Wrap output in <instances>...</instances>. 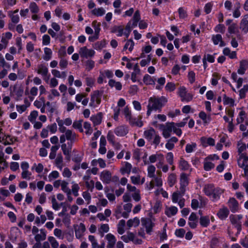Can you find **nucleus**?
Instances as JSON below:
<instances>
[{
    "mask_svg": "<svg viewBox=\"0 0 248 248\" xmlns=\"http://www.w3.org/2000/svg\"><path fill=\"white\" fill-rule=\"evenodd\" d=\"M188 225L192 229L196 228L198 224V217L195 213H192L188 218Z\"/></svg>",
    "mask_w": 248,
    "mask_h": 248,
    "instance_id": "nucleus-16",
    "label": "nucleus"
},
{
    "mask_svg": "<svg viewBox=\"0 0 248 248\" xmlns=\"http://www.w3.org/2000/svg\"><path fill=\"white\" fill-rule=\"evenodd\" d=\"M46 232L44 229L40 230V233L36 234L34 236V239L36 242L44 241L46 239Z\"/></svg>",
    "mask_w": 248,
    "mask_h": 248,
    "instance_id": "nucleus-25",
    "label": "nucleus"
},
{
    "mask_svg": "<svg viewBox=\"0 0 248 248\" xmlns=\"http://www.w3.org/2000/svg\"><path fill=\"white\" fill-rule=\"evenodd\" d=\"M248 161V156L247 154H240L239 155V157L237 159V163L238 166L240 168H244L247 165V163Z\"/></svg>",
    "mask_w": 248,
    "mask_h": 248,
    "instance_id": "nucleus-17",
    "label": "nucleus"
},
{
    "mask_svg": "<svg viewBox=\"0 0 248 248\" xmlns=\"http://www.w3.org/2000/svg\"><path fill=\"white\" fill-rule=\"evenodd\" d=\"M62 162L63 158L62 155H58L55 159V165L60 170H62L63 167Z\"/></svg>",
    "mask_w": 248,
    "mask_h": 248,
    "instance_id": "nucleus-46",
    "label": "nucleus"
},
{
    "mask_svg": "<svg viewBox=\"0 0 248 248\" xmlns=\"http://www.w3.org/2000/svg\"><path fill=\"white\" fill-rule=\"evenodd\" d=\"M91 119L95 125H98L102 121V114L99 113L96 115L93 116L91 117Z\"/></svg>",
    "mask_w": 248,
    "mask_h": 248,
    "instance_id": "nucleus-41",
    "label": "nucleus"
},
{
    "mask_svg": "<svg viewBox=\"0 0 248 248\" xmlns=\"http://www.w3.org/2000/svg\"><path fill=\"white\" fill-rule=\"evenodd\" d=\"M75 236L77 238L80 239L84 234L86 231L85 226L84 224L80 223L75 228Z\"/></svg>",
    "mask_w": 248,
    "mask_h": 248,
    "instance_id": "nucleus-12",
    "label": "nucleus"
},
{
    "mask_svg": "<svg viewBox=\"0 0 248 248\" xmlns=\"http://www.w3.org/2000/svg\"><path fill=\"white\" fill-rule=\"evenodd\" d=\"M212 40L214 44L215 45L219 44L220 46H225V43L223 41L222 36L220 34H217L213 35L212 37Z\"/></svg>",
    "mask_w": 248,
    "mask_h": 248,
    "instance_id": "nucleus-20",
    "label": "nucleus"
},
{
    "mask_svg": "<svg viewBox=\"0 0 248 248\" xmlns=\"http://www.w3.org/2000/svg\"><path fill=\"white\" fill-rule=\"evenodd\" d=\"M200 224L203 227H207L210 224L209 217L201 216L200 218Z\"/></svg>",
    "mask_w": 248,
    "mask_h": 248,
    "instance_id": "nucleus-39",
    "label": "nucleus"
},
{
    "mask_svg": "<svg viewBox=\"0 0 248 248\" xmlns=\"http://www.w3.org/2000/svg\"><path fill=\"white\" fill-rule=\"evenodd\" d=\"M100 179L104 183L109 184L111 180V173L108 170H104L100 173Z\"/></svg>",
    "mask_w": 248,
    "mask_h": 248,
    "instance_id": "nucleus-13",
    "label": "nucleus"
},
{
    "mask_svg": "<svg viewBox=\"0 0 248 248\" xmlns=\"http://www.w3.org/2000/svg\"><path fill=\"white\" fill-rule=\"evenodd\" d=\"M228 205L232 212H235L238 207V202L234 198H231L229 200Z\"/></svg>",
    "mask_w": 248,
    "mask_h": 248,
    "instance_id": "nucleus-28",
    "label": "nucleus"
},
{
    "mask_svg": "<svg viewBox=\"0 0 248 248\" xmlns=\"http://www.w3.org/2000/svg\"><path fill=\"white\" fill-rule=\"evenodd\" d=\"M109 230V227L108 224H102L98 229V232L101 237L104 236L105 233L108 232Z\"/></svg>",
    "mask_w": 248,
    "mask_h": 248,
    "instance_id": "nucleus-34",
    "label": "nucleus"
},
{
    "mask_svg": "<svg viewBox=\"0 0 248 248\" xmlns=\"http://www.w3.org/2000/svg\"><path fill=\"white\" fill-rule=\"evenodd\" d=\"M177 182V176L174 173L169 174L168 177V183L170 187L173 186Z\"/></svg>",
    "mask_w": 248,
    "mask_h": 248,
    "instance_id": "nucleus-33",
    "label": "nucleus"
},
{
    "mask_svg": "<svg viewBox=\"0 0 248 248\" xmlns=\"http://www.w3.org/2000/svg\"><path fill=\"white\" fill-rule=\"evenodd\" d=\"M178 141V140L177 138L175 137H171L167 141L165 145L166 148L169 150H171L174 147V143H176Z\"/></svg>",
    "mask_w": 248,
    "mask_h": 248,
    "instance_id": "nucleus-27",
    "label": "nucleus"
},
{
    "mask_svg": "<svg viewBox=\"0 0 248 248\" xmlns=\"http://www.w3.org/2000/svg\"><path fill=\"white\" fill-rule=\"evenodd\" d=\"M162 154H156V155H150L149 157V160L150 161V163H155L157 160L158 161V159L160 158V157H161Z\"/></svg>",
    "mask_w": 248,
    "mask_h": 248,
    "instance_id": "nucleus-62",
    "label": "nucleus"
},
{
    "mask_svg": "<svg viewBox=\"0 0 248 248\" xmlns=\"http://www.w3.org/2000/svg\"><path fill=\"white\" fill-rule=\"evenodd\" d=\"M77 135L72 130L67 129L66 132L61 135L60 141L61 143H64L66 140L69 141V143H73L76 140Z\"/></svg>",
    "mask_w": 248,
    "mask_h": 248,
    "instance_id": "nucleus-4",
    "label": "nucleus"
},
{
    "mask_svg": "<svg viewBox=\"0 0 248 248\" xmlns=\"http://www.w3.org/2000/svg\"><path fill=\"white\" fill-rule=\"evenodd\" d=\"M37 72L42 77H46L48 74V70L46 66L43 64L38 65Z\"/></svg>",
    "mask_w": 248,
    "mask_h": 248,
    "instance_id": "nucleus-19",
    "label": "nucleus"
},
{
    "mask_svg": "<svg viewBox=\"0 0 248 248\" xmlns=\"http://www.w3.org/2000/svg\"><path fill=\"white\" fill-rule=\"evenodd\" d=\"M232 224L234 226L237 230V233H239L242 230L241 222L235 219L232 217H230Z\"/></svg>",
    "mask_w": 248,
    "mask_h": 248,
    "instance_id": "nucleus-40",
    "label": "nucleus"
},
{
    "mask_svg": "<svg viewBox=\"0 0 248 248\" xmlns=\"http://www.w3.org/2000/svg\"><path fill=\"white\" fill-rule=\"evenodd\" d=\"M173 123H167L165 125L161 124L160 128L162 131V135L167 139L170 136L171 132L172 131Z\"/></svg>",
    "mask_w": 248,
    "mask_h": 248,
    "instance_id": "nucleus-7",
    "label": "nucleus"
},
{
    "mask_svg": "<svg viewBox=\"0 0 248 248\" xmlns=\"http://www.w3.org/2000/svg\"><path fill=\"white\" fill-rule=\"evenodd\" d=\"M125 225V221L124 219H122L119 221L118 224H117V232L120 234H123L125 231H124V226Z\"/></svg>",
    "mask_w": 248,
    "mask_h": 248,
    "instance_id": "nucleus-35",
    "label": "nucleus"
},
{
    "mask_svg": "<svg viewBox=\"0 0 248 248\" xmlns=\"http://www.w3.org/2000/svg\"><path fill=\"white\" fill-rule=\"evenodd\" d=\"M60 176L59 173L57 170L52 171L48 175V179L49 181H51L54 179L58 178Z\"/></svg>",
    "mask_w": 248,
    "mask_h": 248,
    "instance_id": "nucleus-59",
    "label": "nucleus"
},
{
    "mask_svg": "<svg viewBox=\"0 0 248 248\" xmlns=\"http://www.w3.org/2000/svg\"><path fill=\"white\" fill-rule=\"evenodd\" d=\"M91 14L96 16H101L104 15L106 13V10L103 7L95 8L93 9Z\"/></svg>",
    "mask_w": 248,
    "mask_h": 248,
    "instance_id": "nucleus-31",
    "label": "nucleus"
},
{
    "mask_svg": "<svg viewBox=\"0 0 248 248\" xmlns=\"http://www.w3.org/2000/svg\"><path fill=\"white\" fill-rule=\"evenodd\" d=\"M177 94L181 98L182 102H189L193 99V95L187 92L186 88L184 86L180 87L178 89Z\"/></svg>",
    "mask_w": 248,
    "mask_h": 248,
    "instance_id": "nucleus-5",
    "label": "nucleus"
},
{
    "mask_svg": "<svg viewBox=\"0 0 248 248\" xmlns=\"http://www.w3.org/2000/svg\"><path fill=\"white\" fill-rule=\"evenodd\" d=\"M108 85L111 88L114 87L117 90H121L122 88V85L120 82L116 81L113 79H110L109 80Z\"/></svg>",
    "mask_w": 248,
    "mask_h": 248,
    "instance_id": "nucleus-38",
    "label": "nucleus"
},
{
    "mask_svg": "<svg viewBox=\"0 0 248 248\" xmlns=\"http://www.w3.org/2000/svg\"><path fill=\"white\" fill-rule=\"evenodd\" d=\"M178 212V209L176 207L171 206L170 207H166L165 213L168 217H171L174 216Z\"/></svg>",
    "mask_w": 248,
    "mask_h": 248,
    "instance_id": "nucleus-22",
    "label": "nucleus"
},
{
    "mask_svg": "<svg viewBox=\"0 0 248 248\" xmlns=\"http://www.w3.org/2000/svg\"><path fill=\"white\" fill-rule=\"evenodd\" d=\"M111 32L113 33H117V35L120 37L123 35L124 29L121 26H115L113 27Z\"/></svg>",
    "mask_w": 248,
    "mask_h": 248,
    "instance_id": "nucleus-43",
    "label": "nucleus"
},
{
    "mask_svg": "<svg viewBox=\"0 0 248 248\" xmlns=\"http://www.w3.org/2000/svg\"><path fill=\"white\" fill-rule=\"evenodd\" d=\"M229 214V210L225 206L220 208L217 213V216L221 220L226 219Z\"/></svg>",
    "mask_w": 248,
    "mask_h": 248,
    "instance_id": "nucleus-18",
    "label": "nucleus"
},
{
    "mask_svg": "<svg viewBox=\"0 0 248 248\" xmlns=\"http://www.w3.org/2000/svg\"><path fill=\"white\" fill-rule=\"evenodd\" d=\"M61 189L62 191L66 194L71 191V189L68 187V183L65 180H62Z\"/></svg>",
    "mask_w": 248,
    "mask_h": 248,
    "instance_id": "nucleus-53",
    "label": "nucleus"
},
{
    "mask_svg": "<svg viewBox=\"0 0 248 248\" xmlns=\"http://www.w3.org/2000/svg\"><path fill=\"white\" fill-rule=\"evenodd\" d=\"M190 165L187 161L185 160L184 158H181L179 162V168L180 169L183 171H186L189 170Z\"/></svg>",
    "mask_w": 248,
    "mask_h": 248,
    "instance_id": "nucleus-29",
    "label": "nucleus"
},
{
    "mask_svg": "<svg viewBox=\"0 0 248 248\" xmlns=\"http://www.w3.org/2000/svg\"><path fill=\"white\" fill-rule=\"evenodd\" d=\"M201 144L203 147H206L207 146H214L215 145V141L214 139L211 137L207 138L202 137L200 139Z\"/></svg>",
    "mask_w": 248,
    "mask_h": 248,
    "instance_id": "nucleus-14",
    "label": "nucleus"
},
{
    "mask_svg": "<svg viewBox=\"0 0 248 248\" xmlns=\"http://www.w3.org/2000/svg\"><path fill=\"white\" fill-rule=\"evenodd\" d=\"M215 167V165L211 162L205 160L204 162V169L206 171H209Z\"/></svg>",
    "mask_w": 248,
    "mask_h": 248,
    "instance_id": "nucleus-61",
    "label": "nucleus"
},
{
    "mask_svg": "<svg viewBox=\"0 0 248 248\" xmlns=\"http://www.w3.org/2000/svg\"><path fill=\"white\" fill-rule=\"evenodd\" d=\"M223 101L224 105H230L231 106H233L234 100L229 97H227L226 95H224L223 98Z\"/></svg>",
    "mask_w": 248,
    "mask_h": 248,
    "instance_id": "nucleus-57",
    "label": "nucleus"
},
{
    "mask_svg": "<svg viewBox=\"0 0 248 248\" xmlns=\"http://www.w3.org/2000/svg\"><path fill=\"white\" fill-rule=\"evenodd\" d=\"M155 167L153 165H150L147 168V176L150 178L155 177Z\"/></svg>",
    "mask_w": 248,
    "mask_h": 248,
    "instance_id": "nucleus-44",
    "label": "nucleus"
},
{
    "mask_svg": "<svg viewBox=\"0 0 248 248\" xmlns=\"http://www.w3.org/2000/svg\"><path fill=\"white\" fill-rule=\"evenodd\" d=\"M52 50L48 47H45L44 48V55H43V58L44 60L48 61L50 60L52 58Z\"/></svg>",
    "mask_w": 248,
    "mask_h": 248,
    "instance_id": "nucleus-36",
    "label": "nucleus"
},
{
    "mask_svg": "<svg viewBox=\"0 0 248 248\" xmlns=\"http://www.w3.org/2000/svg\"><path fill=\"white\" fill-rule=\"evenodd\" d=\"M178 13L180 18L184 19L187 16L186 11L183 7L178 9Z\"/></svg>",
    "mask_w": 248,
    "mask_h": 248,
    "instance_id": "nucleus-63",
    "label": "nucleus"
},
{
    "mask_svg": "<svg viewBox=\"0 0 248 248\" xmlns=\"http://www.w3.org/2000/svg\"><path fill=\"white\" fill-rule=\"evenodd\" d=\"M83 127L86 130L85 133L87 135H91L92 133L93 130L91 128V124L89 122H85Z\"/></svg>",
    "mask_w": 248,
    "mask_h": 248,
    "instance_id": "nucleus-60",
    "label": "nucleus"
},
{
    "mask_svg": "<svg viewBox=\"0 0 248 248\" xmlns=\"http://www.w3.org/2000/svg\"><path fill=\"white\" fill-rule=\"evenodd\" d=\"M248 66V62L246 60H242L240 62V67L237 70V73L240 75L245 74Z\"/></svg>",
    "mask_w": 248,
    "mask_h": 248,
    "instance_id": "nucleus-26",
    "label": "nucleus"
},
{
    "mask_svg": "<svg viewBox=\"0 0 248 248\" xmlns=\"http://www.w3.org/2000/svg\"><path fill=\"white\" fill-rule=\"evenodd\" d=\"M72 184L73 185L72 186V189H71V193H72L75 197H77L78 195L79 186L78 184L75 183L74 182H72Z\"/></svg>",
    "mask_w": 248,
    "mask_h": 248,
    "instance_id": "nucleus-49",
    "label": "nucleus"
},
{
    "mask_svg": "<svg viewBox=\"0 0 248 248\" xmlns=\"http://www.w3.org/2000/svg\"><path fill=\"white\" fill-rule=\"evenodd\" d=\"M197 147V144L195 142L191 144H187L186 146V151L187 153H191L194 151Z\"/></svg>",
    "mask_w": 248,
    "mask_h": 248,
    "instance_id": "nucleus-51",
    "label": "nucleus"
},
{
    "mask_svg": "<svg viewBox=\"0 0 248 248\" xmlns=\"http://www.w3.org/2000/svg\"><path fill=\"white\" fill-rule=\"evenodd\" d=\"M115 134L120 137L124 136L128 133L127 128L123 125L116 127L114 130Z\"/></svg>",
    "mask_w": 248,
    "mask_h": 248,
    "instance_id": "nucleus-21",
    "label": "nucleus"
},
{
    "mask_svg": "<svg viewBox=\"0 0 248 248\" xmlns=\"http://www.w3.org/2000/svg\"><path fill=\"white\" fill-rule=\"evenodd\" d=\"M140 221L139 218L137 217H135L133 219H129L127 221L126 224L127 227H128V229H130L132 227H136L138 226L140 224Z\"/></svg>",
    "mask_w": 248,
    "mask_h": 248,
    "instance_id": "nucleus-30",
    "label": "nucleus"
},
{
    "mask_svg": "<svg viewBox=\"0 0 248 248\" xmlns=\"http://www.w3.org/2000/svg\"><path fill=\"white\" fill-rule=\"evenodd\" d=\"M78 52L81 57L85 58L92 57L95 54L93 49H88L86 46L80 47Z\"/></svg>",
    "mask_w": 248,
    "mask_h": 248,
    "instance_id": "nucleus-9",
    "label": "nucleus"
},
{
    "mask_svg": "<svg viewBox=\"0 0 248 248\" xmlns=\"http://www.w3.org/2000/svg\"><path fill=\"white\" fill-rule=\"evenodd\" d=\"M199 116L204 123H208L211 121L210 116H207V114L203 111L200 112L199 114Z\"/></svg>",
    "mask_w": 248,
    "mask_h": 248,
    "instance_id": "nucleus-47",
    "label": "nucleus"
},
{
    "mask_svg": "<svg viewBox=\"0 0 248 248\" xmlns=\"http://www.w3.org/2000/svg\"><path fill=\"white\" fill-rule=\"evenodd\" d=\"M102 93L98 90L95 91L91 94L90 107H95L96 105L100 104Z\"/></svg>",
    "mask_w": 248,
    "mask_h": 248,
    "instance_id": "nucleus-6",
    "label": "nucleus"
},
{
    "mask_svg": "<svg viewBox=\"0 0 248 248\" xmlns=\"http://www.w3.org/2000/svg\"><path fill=\"white\" fill-rule=\"evenodd\" d=\"M29 8L31 12L34 14L38 13L39 11L38 6L34 2H32L30 3Z\"/></svg>",
    "mask_w": 248,
    "mask_h": 248,
    "instance_id": "nucleus-56",
    "label": "nucleus"
},
{
    "mask_svg": "<svg viewBox=\"0 0 248 248\" xmlns=\"http://www.w3.org/2000/svg\"><path fill=\"white\" fill-rule=\"evenodd\" d=\"M143 82L146 85H152L155 84V80L149 75H145L143 79Z\"/></svg>",
    "mask_w": 248,
    "mask_h": 248,
    "instance_id": "nucleus-48",
    "label": "nucleus"
},
{
    "mask_svg": "<svg viewBox=\"0 0 248 248\" xmlns=\"http://www.w3.org/2000/svg\"><path fill=\"white\" fill-rule=\"evenodd\" d=\"M48 240L51 244L52 248H58L59 243L56 239L53 236H49L48 237Z\"/></svg>",
    "mask_w": 248,
    "mask_h": 248,
    "instance_id": "nucleus-54",
    "label": "nucleus"
},
{
    "mask_svg": "<svg viewBox=\"0 0 248 248\" xmlns=\"http://www.w3.org/2000/svg\"><path fill=\"white\" fill-rule=\"evenodd\" d=\"M123 113L127 121L132 117L131 111L127 106L124 108Z\"/></svg>",
    "mask_w": 248,
    "mask_h": 248,
    "instance_id": "nucleus-58",
    "label": "nucleus"
},
{
    "mask_svg": "<svg viewBox=\"0 0 248 248\" xmlns=\"http://www.w3.org/2000/svg\"><path fill=\"white\" fill-rule=\"evenodd\" d=\"M82 120H78L77 121H75L73 124V127L75 128L78 129L80 132H83V129L82 127Z\"/></svg>",
    "mask_w": 248,
    "mask_h": 248,
    "instance_id": "nucleus-55",
    "label": "nucleus"
},
{
    "mask_svg": "<svg viewBox=\"0 0 248 248\" xmlns=\"http://www.w3.org/2000/svg\"><path fill=\"white\" fill-rule=\"evenodd\" d=\"M214 186L211 184L205 185L204 188V191L207 196H211L214 191Z\"/></svg>",
    "mask_w": 248,
    "mask_h": 248,
    "instance_id": "nucleus-45",
    "label": "nucleus"
},
{
    "mask_svg": "<svg viewBox=\"0 0 248 248\" xmlns=\"http://www.w3.org/2000/svg\"><path fill=\"white\" fill-rule=\"evenodd\" d=\"M237 149L238 155H240V154H246L243 153L246 149V146L245 143L240 141L238 142L237 143Z\"/></svg>",
    "mask_w": 248,
    "mask_h": 248,
    "instance_id": "nucleus-52",
    "label": "nucleus"
},
{
    "mask_svg": "<svg viewBox=\"0 0 248 248\" xmlns=\"http://www.w3.org/2000/svg\"><path fill=\"white\" fill-rule=\"evenodd\" d=\"M222 193V190L218 188H214V191L213 192L211 196V197L213 199V201H215L217 200L219 198L220 196L221 195Z\"/></svg>",
    "mask_w": 248,
    "mask_h": 248,
    "instance_id": "nucleus-37",
    "label": "nucleus"
},
{
    "mask_svg": "<svg viewBox=\"0 0 248 248\" xmlns=\"http://www.w3.org/2000/svg\"><path fill=\"white\" fill-rule=\"evenodd\" d=\"M144 136L152 145H154L155 147L158 146L160 142L161 137L153 128L145 130L144 132Z\"/></svg>",
    "mask_w": 248,
    "mask_h": 248,
    "instance_id": "nucleus-2",
    "label": "nucleus"
},
{
    "mask_svg": "<svg viewBox=\"0 0 248 248\" xmlns=\"http://www.w3.org/2000/svg\"><path fill=\"white\" fill-rule=\"evenodd\" d=\"M105 239L108 241L107 248H113L116 242L115 236L113 234L109 233L106 235Z\"/></svg>",
    "mask_w": 248,
    "mask_h": 248,
    "instance_id": "nucleus-11",
    "label": "nucleus"
},
{
    "mask_svg": "<svg viewBox=\"0 0 248 248\" xmlns=\"http://www.w3.org/2000/svg\"><path fill=\"white\" fill-rule=\"evenodd\" d=\"M180 192L183 194L186 191V188L189 183L188 175L185 173H182L180 176Z\"/></svg>",
    "mask_w": 248,
    "mask_h": 248,
    "instance_id": "nucleus-8",
    "label": "nucleus"
},
{
    "mask_svg": "<svg viewBox=\"0 0 248 248\" xmlns=\"http://www.w3.org/2000/svg\"><path fill=\"white\" fill-rule=\"evenodd\" d=\"M241 8V5L239 2H237L236 3V6L235 9L233 12V16L234 18H238L241 15V13L240 11V9Z\"/></svg>",
    "mask_w": 248,
    "mask_h": 248,
    "instance_id": "nucleus-50",
    "label": "nucleus"
},
{
    "mask_svg": "<svg viewBox=\"0 0 248 248\" xmlns=\"http://www.w3.org/2000/svg\"><path fill=\"white\" fill-rule=\"evenodd\" d=\"M167 101L166 98L163 96L160 98H156L155 97H150L147 106L148 110L147 115L149 116L152 110H159L161 111V108Z\"/></svg>",
    "mask_w": 248,
    "mask_h": 248,
    "instance_id": "nucleus-1",
    "label": "nucleus"
},
{
    "mask_svg": "<svg viewBox=\"0 0 248 248\" xmlns=\"http://www.w3.org/2000/svg\"><path fill=\"white\" fill-rule=\"evenodd\" d=\"M240 29L244 33L248 32V15H246L241 21Z\"/></svg>",
    "mask_w": 248,
    "mask_h": 248,
    "instance_id": "nucleus-15",
    "label": "nucleus"
},
{
    "mask_svg": "<svg viewBox=\"0 0 248 248\" xmlns=\"http://www.w3.org/2000/svg\"><path fill=\"white\" fill-rule=\"evenodd\" d=\"M134 45V42L132 39H128L126 41L125 45L124 46L123 50L124 51L127 49H128L130 51H132L133 49Z\"/></svg>",
    "mask_w": 248,
    "mask_h": 248,
    "instance_id": "nucleus-42",
    "label": "nucleus"
},
{
    "mask_svg": "<svg viewBox=\"0 0 248 248\" xmlns=\"http://www.w3.org/2000/svg\"><path fill=\"white\" fill-rule=\"evenodd\" d=\"M140 70L139 68L138 63H136L134 66V72L131 74V80L133 82H135L137 80V76L140 75Z\"/></svg>",
    "mask_w": 248,
    "mask_h": 248,
    "instance_id": "nucleus-32",
    "label": "nucleus"
},
{
    "mask_svg": "<svg viewBox=\"0 0 248 248\" xmlns=\"http://www.w3.org/2000/svg\"><path fill=\"white\" fill-rule=\"evenodd\" d=\"M38 113L37 111L33 110L31 111L30 115L29 116V120L31 122H34L35 120L37 117L38 116Z\"/></svg>",
    "mask_w": 248,
    "mask_h": 248,
    "instance_id": "nucleus-64",
    "label": "nucleus"
},
{
    "mask_svg": "<svg viewBox=\"0 0 248 248\" xmlns=\"http://www.w3.org/2000/svg\"><path fill=\"white\" fill-rule=\"evenodd\" d=\"M150 218L142 217L141 219V225L146 230V233L150 234L153 232V228L155 226L154 222L155 219L152 217V213L149 214Z\"/></svg>",
    "mask_w": 248,
    "mask_h": 248,
    "instance_id": "nucleus-3",
    "label": "nucleus"
},
{
    "mask_svg": "<svg viewBox=\"0 0 248 248\" xmlns=\"http://www.w3.org/2000/svg\"><path fill=\"white\" fill-rule=\"evenodd\" d=\"M159 176L152 177L153 179L151 181L150 183V189H152L155 186H161L162 185V180L161 178V172L160 171L158 172Z\"/></svg>",
    "mask_w": 248,
    "mask_h": 248,
    "instance_id": "nucleus-10",
    "label": "nucleus"
},
{
    "mask_svg": "<svg viewBox=\"0 0 248 248\" xmlns=\"http://www.w3.org/2000/svg\"><path fill=\"white\" fill-rule=\"evenodd\" d=\"M132 168V166L130 163L125 162L124 166L120 169V172L123 175L126 173L129 174Z\"/></svg>",
    "mask_w": 248,
    "mask_h": 248,
    "instance_id": "nucleus-24",
    "label": "nucleus"
},
{
    "mask_svg": "<svg viewBox=\"0 0 248 248\" xmlns=\"http://www.w3.org/2000/svg\"><path fill=\"white\" fill-rule=\"evenodd\" d=\"M72 144L71 143H67V145L63 143L61 146L62 150L64 155H69L72 151Z\"/></svg>",
    "mask_w": 248,
    "mask_h": 248,
    "instance_id": "nucleus-23",
    "label": "nucleus"
}]
</instances>
